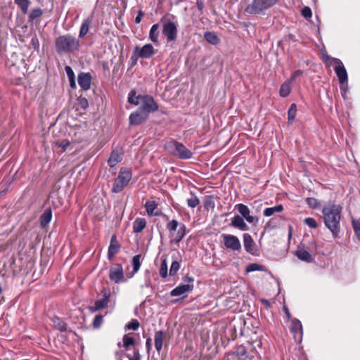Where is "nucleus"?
I'll list each match as a JSON object with an SVG mask.
<instances>
[{
  "mask_svg": "<svg viewBox=\"0 0 360 360\" xmlns=\"http://www.w3.org/2000/svg\"><path fill=\"white\" fill-rule=\"evenodd\" d=\"M138 53L141 58H149L153 56L155 52L152 44H147L142 46V48H139Z\"/></svg>",
  "mask_w": 360,
  "mask_h": 360,
  "instance_id": "20",
  "label": "nucleus"
},
{
  "mask_svg": "<svg viewBox=\"0 0 360 360\" xmlns=\"http://www.w3.org/2000/svg\"><path fill=\"white\" fill-rule=\"evenodd\" d=\"M291 330L295 333H297L299 332H300L302 333V326L301 322L299 320L293 319L292 321Z\"/></svg>",
  "mask_w": 360,
  "mask_h": 360,
  "instance_id": "40",
  "label": "nucleus"
},
{
  "mask_svg": "<svg viewBox=\"0 0 360 360\" xmlns=\"http://www.w3.org/2000/svg\"><path fill=\"white\" fill-rule=\"evenodd\" d=\"M322 59L328 66L332 65L333 58H330L327 53H323Z\"/></svg>",
  "mask_w": 360,
  "mask_h": 360,
  "instance_id": "56",
  "label": "nucleus"
},
{
  "mask_svg": "<svg viewBox=\"0 0 360 360\" xmlns=\"http://www.w3.org/2000/svg\"><path fill=\"white\" fill-rule=\"evenodd\" d=\"M65 70L67 74L68 79H73L75 77V73L70 66L66 65L65 67Z\"/></svg>",
  "mask_w": 360,
  "mask_h": 360,
  "instance_id": "55",
  "label": "nucleus"
},
{
  "mask_svg": "<svg viewBox=\"0 0 360 360\" xmlns=\"http://www.w3.org/2000/svg\"><path fill=\"white\" fill-rule=\"evenodd\" d=\"M132 264H133L134 271L135 273L137 272L141 266L140 255H135L133 257Z\"/></svg>",
  "mask_w": 360,
  "mask_h": 360,
  "instance_id": "46",
  "label": "nucleus"
},
{
  "mask_svg": "<svg viewBox=\"0 0 360 360\" xmlns=\"http://www.w3.org/2000/svg\"><path fill=\"white\" fill-rule=\"evenodd\" d=\"M297 112V105L295 103L291 104L288 111V118L289 122H292L295 118Z\"/></svg>",
  "mask_w": 360,
  "mask_h": 360,
  "instance_id": "37",
  "label": "nucleus"
},
{
  "mask_svg": "<svg viewBox=\"0 0 360 360\" xmlns=\"http://www.w3.org/2000/svg\"><path fill=\"white\" fill-rule=\"evenodd\" d=\"M333 61L336 65L334 70L338 77L339 82L340 84H344L347 82V70L342 63V61L335 58H333Z\"/></svg>",
  "mask_w": 360,
  "mask_h": 360,
  "instance_id": "9",
  "label": "nucleus"
},
{
  "mask_svg": "<svg viewBox=\"0 0 360 360\" xmlns=\"http://www.w3.org/2000/svg\"><path fill=\"white\" fill-rule=\"evenodd\" d=\"M101 293L103 294V298L95 302L94 307H91V311H98L105 308L108 306L110 293L107 292L105 288L101 290Z\"/></svg>",
  "mask_w": 360,
  "mask_h": 360,
  "instance_id": "12",
  "label": "nucleus"
},
{
  "mask_svg": "<svg viewBox=\"0 0 360 360\" xmlns=\"http://www.w3.org/2000/svg\"><path fill=\"white\" fill-rule=\"evenodd\" d=\"M163 340H164V333L162 330H158L155 333L154 335V341H155V347L158 352L160 354L163 345Z\"/></svg>",
  "mask_w": 360,
  "mask_h": 360,
  "instance_id": "24",
  "label": "nucleus"
},
{
  "mask_svg": "<svg viewBox=\"0 0 360 360\" xmlns=\"http://www.w3.org/2000/svg\"><path fill=\"white\" fill-rule=\"evenodd\" d=\"M52 212L51 209H46L40 217V225L42 228L46 227L51 221Z\"/></svg>",
  "mask_w": 360,
  "mask_h": 360,
  "instance_id": "26",
  "label": "nucleus"
},
{
  "mask_svg": "<svg viewBox=\"0 0 360 360\" xmlns=\"http://www.w3.org/2000/svg\"><path fill=\"white\" fill-rule=\"evenodd\" d=\"M302 73H303V71H302V70H297L295 71V72L292 74V75H291V77H290V81H294V80H295L297 77H299V76L302 75Z\"/></svg>",
  "mask_w": 360,
  "mask_h": 360,
  "instance_id": "58",
  "label": "nucleus"
},
{
  "mask_svg": "<svg viewBox=\"0 0 360 360\" xmlns=\"http://www.w3.org/2000/svg\"><path fill=\"white\" fill-rule=\"evenodd\" d=\"M146 226V220L144 218L138 217L133 222V231L134 233H141Z\"/></svg>",
  "mask_w": 360,
  "mask_h": 360,
  "instance_id": "25",
  "label": "nucleus"
},
{
  "mask_svg": "<svg viewBox=\"0 0 360 360\" xmlns=\"http://www.w3.org/2000/svg\"><path fill=\"white\" fill-rule=\"evenodd\" d=\"M132 178V174L130 169L127 168H121L119 174L113 181L112 192L118 193L123 191L124 187L129 184Z\"/></svg>",
  "mask_w": 360,
  "mask_h": 360,
  "instance_id": "5",
  "label": "nucleus"
},
{
  "mask_svg": "<svg viewBox=\"0 0 360 360\" xmlns=\"http://www.w3.org/2000/svg\"><path fill=\"white\" fill-rule=\"evenodd\" d=\"M55 47L58 54L72 53L79 49V41L70 34L61 35L56 38Z\"/></svg>",
  "mask_w": 360,
  "mask_h": 360,
  "instance_id": "2",
  "label": "nucleus"
},
{
  "mask_svg": "<svg viewBox=\"0 0 360 360\" xmlns=\"http://www.w3.org/2000/svg\"><path fill=\"white\" fill-rule=\"evenodd\" d=\"M162 34L167 37L168 41H173L177 37V26L174 22H167L163 24Z\"/></svg>",
  "mask_w": 360,
  "mask_h": 360,
  "instance_id": "8",
  "label": "nucleus"
},
{
  "mask_svg": "<svg viewBox=\"0 0 360 360\" xmlns=\"http://www.w3.org/2000/svg\"><path fill=\"white\" fill-rule=\"evenodd\" d=\"M304 221L310 228L316 229L318 226L316 221L312 217H307Z\"/></svg>",
  "mask_w": 360,
  "mask_h": 360,
  "instance_id": "50",
  "label": "nucleus"
},
{
  "mask_svg": "<svg viewBox=\"0 0 360 360\" xmlns=\"http://www.w3.org/2000/svg\"><path fill=\"white\" fill-rule=\"evenodd\" d=\"M78 104L82 109H86L89 106V102L88 100L84 97H79L77 99Z\"/></svg>",
  "mask_w": 360,
  "mask_h": 360,
  "instance_id": "53",
  "label": "nucleus"
},
{
  "mask_svg": "<svg viewBox=\"0 0 360 360\" xmlns=\"http://www.w3.org/2000/svg\"><path fill=\"white\" fill-rule=\"evenodd\" d=\"M126 356L129 360H141V359L139 349H135L134 350L133 356H131L129 354H126Z\"/></svg>",
  "mask_w": 360,
  "mask_h": 360,
  "instance_id": "52",
  "label": "nucleus"
},
{
  "mask_svg": "<svg viewBox=\"0 0 360 360\" xmlns=\"http://www.w3.org/2000/svg\"><path fill=\"white\" fill-rule=\"evenodd\" d=\"M301 13L303 17H304L305 18H309L311 17V8L309 7V6H304L302 11H301Z\"/></svg>",
  "mask_w": 360,
  "mask_h": 360,
  "instance_id": "54",
  "label": "nucleus"
},
{
  "mask_svg": "<svg viewBox=\"0 0 360 360\" xmlns=\"http://www.w3.org/2000/svg\"><path fill=\"white\" fill-rule=\"evenodd\" d=\"M140 326V323L136 319H131L124 327L125 330H137Z\"/></svg>",
  "mask_w": 360,
  "mask_h": 360,
  "instance_id": "42",
  "label": "nucleus"
},
{
  "mask_svg": "<svg viewBox=\"0 0 360 360\" xmlns=\"http://www.w3.org/2000/svg\"><path fill=\"white\" fill-rule=\"evenodd\" d=\"M352 227L357 238L360 240V222L358 220H352Z\"/></svg>",
  "mask_w": 360,
  "mask_h": 360,
  "instance_id": "48",
  "label": "nucleus"
},
{
  "mask_svg": "<svg viewBox=\"0 0 360 360\" xmlns=\"http://www.w3.org/2000/svg\"><path fill=\"white\" fill-rule=\"evenodd\" d=\"M179 269H180V264H179V262H177L176 260L173 261L172 264H171V266H170L169 275L170 276L176 275L177 271L179 270Z\"/></svg>",
  "mask_w": 360,
  "mask_h": 360,
  "instance_id": "43",
  "label": "nucleus"
},
{
  "mask_svg": "<svg viewBox=\"0 0 360 360\" xmlns=\"http://www.w3.org/2000/svg\"><path fill=\"white\" fill-rule=\"evenodd\" d=\"M204 37L206 41L212 45H217L220 41L219 37L213 32H205Z\"/></svg>",
  "mask_w": 360,
  "mask_h": 360,
  "instance_id": "27",
  "label": "nucleus"
},
{
  "mask_svg": "<svg viewBox=\"0 0 360 360\" xmlns=\"http://www.w3.org/2000/svg\"><path fill=\"white\" fill-rule=\"evenodd\" d=\"M178 226H179V222L176 220L173 219V220L169 221V223L167 224V229L169 231H176Z\"/></svg>",
  "mask_w": 360,
  "mask_h": 360,
  "instance_id": "51",
  "label": "nucleus"
},
{
  "mask_svg": "<svg viewBox=\"0 0 360 360\" xmlns=\"http://www.w3.org/2000/svg\"><path fill=\"white\" fill-rule=\"evenodd\" d=\"M140 102L141 103V108L143 111L146 112L147 114L155 112L158 110V105L151 96H142Z\"/></svg>",
  "mask_w": 360,
  "mask_h": 360,
  "instance_id": "7",
  "label": "nucleus"
},
{
  "mask_svg": "<svg viewBox=\"0 0 360 360\" xmlns=\"http://www.w3.org/2000/svg\"><path fill=\"white\" fill-rule=\"evenodd\" d=\"M342 207L340 205L329 202L322 208L323 219L325 226L330 231L334 238L340 231V220Z\"/></svg>",
  "mask_w": 360,
  "mask_h": 360,
  "instance_id": "1",
  "label": "nucleus"
},
{
  "mask_svg": "<svg viewBox=\"0 0 360 360\" xmlns=\"http://www.w3.org/2000/svg\"><path fill=\"white\" fill-rule=\"evenodd\" d=\"M120 245L117 240L115 235L111 237L110 245L108 250V257L110 260H112L114 256L119 252Z\"/></svg>",
  "mask_w": 360,
  "mask_h": 360,
  "instance_id": "18",
  "label": "nucleus"
},
{
  "mask_svg": "<svg viewBox=\"0 0 360 360\" xmlns=\"http://www.w3.org/2000/svg\"><path fill=\"white\" fill-rule=\"evenodd\" d=\"M145 208H146L147 214L150 217L162 216L167 221L169 220V217L166 214H162L161 212H155V210L158 208V203H156L155 201H153V200L147 201L145 204Z\"/></svg>",
  "mask_w": 360,
  "mask_h": 360,
  "instance_id": "14",
  "label": "nucleus"
},
{
  "mask_svg": "<svg viewBox=\"0 0 360 360\" xmlns=\"http://www.w3.org/2000/svg\"><path fill=\"white\" fill-rule=\"evenodd\" d=\"M143 16V13L142 12V11H139L138 12L136 17L135 18V20H134L136 24L140 23L142 20Z\"/></svg>",
  "mask_w": 360,
  "mask_h": 360,
  "instance_id": "59",
  "label": "nucleus"
},
{
  "mask_svg": "<svg viewBox=\"0 0 360 360\" xmlns=\"http://www.w3.org/2000/svg\"><path fill=\"white\" fill-rule=\"evenodd\" d=\"M122 160V153L117 150H112L108 160V165L113 168L118 162Z\"/></svg>",
  "mask_w": 360,
  "mask_h": 360,
  "instance_id": "22",
  "label": "nucleus"
},
{
  "mask_svg": "<svg viewBox=\"0 0 360 360\" xmlns=\"http://www.w3.org/2000/svg\"><path fill=\"white\" fill-rule=\"evenodd\" d=\"M53 326L60 331H65L67 330V324L58 317L53 319Z\"/></svg>",
  "mask_w": 360,
  "mask_h": 360,
  "instance_id": "31",
  "label": "nucleus"
},
{
  "mask_svg": "<svg viewBox=\"0 0 360 360\" xmlns=\"http://www.w3.org/2000/svg\"><path fill=\"white\" fill-rule=\"evenodd\" d=\"M123 347L128 349L130 346L135 344V340L132 337H129L128 335H124L122 338Z\"/></svg>",
  "mask_w": 360,
  "mask_h": 360,
  "instance_id": "41",
  "label": "nucleus"
},
{
  "mask_svg": "<svg viewBox=\"0 0 360 360\" xmlns=\"http://www.w3.org/2000/svg\"><path fill=\"white\" fill-rule=\"evenodd\" d=\"M138 51H139V47L135 46L133 53L129 60V65L131 68H133L134 66H135L137 64L138 59H139V58H140L139 54L138 53Z\"/></svg>",
  "mask_w": 360,
  "mask_h": 360,
  "instance_id": "38",
  "label": "nucleus"
},
{
  "mask_svg": "<svg viewBox=\"0 0 360 360\" xmlns=\"http://www.w3.org/2000/svg\"><path fill=\"white\" fill-rule=\"evenodd\" d=\"M291 91L290 83L288 82H284L280 88L279 94L281 97L288 96Z\"/></svg>",
  "mask_w": 360,
  "mask_h": 360,
  "instance_id": "34",
  "label": "nucleus"
},
{
  "mask_svg": "<svg viewBox=\"0 0 360 360\" xmlns=\"http://www.w3.org/2000/svg\"><path fill=\"white\" fill-rule=\"evenodd\" d=\"M295 255L298 259L303 262H311L314 261V257L307 250L305 249L304 245H299L295 251Z\"/></svg>",
  "mask_w": 360,
  "mask_h": 360,
  "instance_id": "13",
  "label": "nucleus"
},
{
  "mask_svg": "<svg viewBox=\"0 0 360 360\" xmlns=\"http://www.w3.org/2000/svg\"><path fill=\"white\" fill-rule=\"evenodd\" d=\"M283 210V207L282 205H277L274 207H267L264 210V215L265 217H270L274 214L276 212H281Z\"/></svg>",
  "mask_w": 360,
  "mask_h": 360,
  "instance_id": "30",
  "label": "nucleus"
},
{
  "mask_svg": "<svg viewBox=\"0 0 360 360\" xmlns=\"http://www.w3.org/2000/svg\"><path fill=\"white\" fill-rule=\"evenodd\" d=\"M200 204V200L193 193H191V198L187 200V205L189 207L194 208Z\"/></svg>",
  "mask_w": 360,
  "mask_h": 360,
  "instance_id": "39",
  "label": "nucleus"
},
{
  "mask_svg": "<svg viewBox=\"0 0 360 360\" xmlns=\"http://www.w3.org/2000/svg\"><path fill=\"white\" fill-rule=\"evenodd\" d=\"M307 204L311 208H318L320 206V203L314 198H307L306 199Z\"/></svg>",
  "mask_w": 360,
  "mask_h": 360,
  "instance_id": "45",
  "label": "nucleus"
},
{
  "mask_svg": "<svg viewBox=\"0 0 360 360\" xmlns=\"http://www.w3.org/2000/svg\"><path fill=\"white\" fill-rule=\"evenodd\" d=\"M279 0H253L245 9V12L252 15L264 14V11L274 5Z\"/></svg>",
  "mask_w": 360,
  "mask_h": 360,
  "instance_id": "4",
  "label": "nucleus"
},
{
  "mask_svg": "<svg viewBox=\"0 0 360 360\" xmlns=\"http://www.w3.org/2000/svg\"><path fill=\"white\" fill-rule=\"evenodd\" d=\"M184 281L185 282L193 283L194 279H193V278L187 276L185 277Z\"/></svg>",
  "mask_w": 360,
  "mask_h": 360,
  "instance_id": "64",
  "label": "nucleus"
},
{
  "mask_svg": "<svg viewBox=\"0 0 360 360\" xmlns=\"http://www.w3.org/2000/svg\"><path fill=\"white\" fill-rule=\"evenodd\" d=\"M103 316L101 314L96 315L93 321V326L95 328H99L102 325Z\"/></svg>",
  "mask_w": 360,
  "mask_h": 360,
  "instance_id": "47",
  "label": "nucleus"
},
{
  "mask_svg": "<svg viewBox=\"0 0 360 360\" xmlns=\"http://www.w3.org/2000/svg\"><path fill=\"white\" fill-rule=\"evenodd\" d=\"M43 14L42 9L39 8H33L29 14V21L32 22Z\"/></svg>",
  "mask_w": 360,
  "mask_h": 360,
  "instance_id": "36",
  "label": "nucleus"
},
{
  "mask_svg": "<svg viewBox=\"0 0 360 360\" xmlns=\"http://www.w3.org/2000/svg\"><path fill=\"white\" fill-rule=\"evenodd\" d=\"M92 24V18L88 17L87 18L84 19L82 23L79 33V37L83 38L84 36L88 33L89 28L91 27Z\"/></svg>",
  "mask_w": 360,
  "mask_h": 360,
  "instance_id": "23",
  "label": "nucleus"
},
{
  "mask_svg": "<svg viewBox=\"0 0 360 360\" xmlns=\"http://www.w3.org/2000/svg\"><path fill=\"white\" fill-rule=\"evenodd\" d=\"M235 208L241 214L243 219L244 218L249 223L255 222V217L250 214V211L247 205L240 203L236 205Z\"/></svg>",
  "mask_w": 360,
  "mask_h": 360,
  "instance_id": "17",
  "label": "nucleus"
},
{
  "mask_svg": "<svg viewBox=\"0 0 360 360\" xmlns=\"http://www.w3.org/2000/svg\"><path fill=\"white\" fill-rule=\"evenodd\" d=\"M14 1L20 8L22 13L26 14L28 12L30 0H14Z\"/></svg>",
  "mask_w": 360,
  "mask_h": 360,
  "instance_id": "32",
  "label": "nucleus"
},
{
  "mask_svg": "<svg viewBox=\"0 0 360 360\" xmlns=\"http://www.w3.org/2000/svg\"><path fill=\"white\" fill-rule=\"evenodd\" d=\"M186 235V226L181 224L179 230L177 231L176 237L171 240L172 243L179 244L181 240L184 238Z\"/></svg>",
  "mask_w": 360,
  "mask_h": 360,
  "instance_id": "29",
  "label": "nucleus"
},
{
  "mask_svg": "<svg viewBox=\"0 0 360 360\" xmlns=\"http://www.w3.org/2000/svg\"><path fill=\"white\" fill-rule=\"evenodd\" d=\"M264 266L256 263L250 264L246 267L247 272H252L255 271H262Z\"/></svg>",
  "mask_w": 360,
  "mask_h": 360,
  "instance_id": "44",
  "label": "nucleus"
},
{
  "mask_svg": "<svg viewBox=\"0 0 360 360\" xmlns=\"http://www.w3.org/2000/svg\"><path fill=\"white\" fill-rule=\"evenodd\" d=\"M148 117V115L143 111L135 112L129 116V122L132 125H139Z\"/></svg>",
  "mask_w": 360,
  "mask_h": 360,
  "instance_id": "16",
  "label": "nucleus"
},
{
  "mask_svg": "<svg viewBox=\"0 0 360 360\" xmlns=\"http://www.w3.org/2000/svg\"><path fill=\"white\" fill-rule=\"evenodd\" d=\"M109 278L115 283H119L123 281L124 272L122 266L120 264H115L110 269Z\"/></svg>",
  "mask_w": 360,
  "mask_h": 360,
  "instance_id": "10",
  "label": "nucleus"
},
{
  "mask_svg": "<svg viewBox=\"0 0 360 360\" xmlns=\"http://www.w3.org/2000/svg\"><path fill=\"white\" fill-rule=\"evenodd\" d=\"M70 84L71 88L75 89L76 87V82H75V78L73 79H69Z\"/></svg>",
  "mask_w": 360,
  "mask_h": 360,
  "instance_id": "63",
  "label": "nucleus"
},
{
  "mask_svg": "<svg viewBox=\"0 0 360 360\" xmlns=\"http://www.w3.org/2000/svg\"><path fill=\"white\" fill-rule=\"evenodd\" d=\"M78 84L79 86L86 91L91 87V75L89 72H81L78 75Z\"/></svg>",
  "mask_w": 360,
  "mask_h": 360,
  "instance_id": "15",
  "label": "nucleus"
},
{
  "mask_svg": "<svg viewBox=\"0 0 360 360\" xmlns=\"http://www.w3.org/2000/svg\"><path fill=\"white\" fill-rule=\"evenodd\" d=\"M69 145V142L68 141H63L60 144L59 147L63 148L64 150L66 149V147Z\"/></svg>",
  "mask_w": 360,
  "mask_h": 360,
  "instance_id": "61",
  "label": "nucleus"
},
{
  "mask_svg": "<svg viewBox=\"0 0 360 360\" xmlns=\"http://www.w3.org/2000/svg\"><path fill=\"white\" fill-rule=\"evenodd\" d=\"M252 345L254 349V350L257 353L259 354V351L258 349H262V342L260 339H256L254 341L252 342Z\"/></svg>",
  "mask_w": 360,
  "mask_h": 360,
  "instance_id": "49",
  "label": "nucleus"
},
{
  "mask_svg": "<svg viewBox=\"0 0 360 360\" xmlns=\"http://www.w3.org/2000/svg\"><path fill=\"white\" fill-rule=\"evenodd\" d=\"M142 96H136V91L132 90L129 92L128 96V102L131 104L137 105L141 99Z\"/></svg>",
  "mask_w": 360,
  "mask_h": 360,
  "instance_id": "33",
  "label": "nucleus"
},
{
  "mask_svg": "<svg viewBox=\"0 0 360 360\" xmlns=\"http://www.w3.org/2000/svg\"><path fill=\"white\" fill-rule=\"evenodd\" d=\"M230 225L234 228L238 229L240 231H248L249 226L244 221L242 217L236 215L231 220Z\"/></svg>",
  "mask_w": 360,
  "mask_h": 360,
  "instance_id": "21",
  "label": "nucleus"
},
{
  "mask_svg": "<svg viewBox=\"0 0 360 360\" xmlns=\"http://www.w3.org/2000/svg\"><path fill=\"white\" fill-rule=\"evenodd\" d=\"M205 207L206 208H214V202L212 200L211 197H208L206 201L205 202Z\"/></svg>",
  "mask_w": 360,
  "mask_h": 360,
  "instance_id": "57",
  "label": "nucleus"
},
{
  "mask_svg": "<svg viewBox=\"0 0 360 360\" xmlns=\"http://www.w3.org/2000/svg\"><path fill=\"white\" fill-rule=\"evenodd\" d=\"M165 150L171 155L182 160H188L193 157V153L182 143L169 141L165 144Z\"/></svg>",
  "mask_w": 360,
  "mask_h": 360,
  "instance_id": "3",
  "label": "nucleus"
},
{
  "mask_svg": "<svg viewBox=\"0 0 360 360\" xmlns=\"http://www.w3.org/2000/svg\"><path fill=\"white\" fill-rule=\"evenodd\" d=\"M193 289V284H183L180 285L175 288H174L170 292V295L172 297H176L180 296L184 294H187L190 292H191Z\"/></svg>",
  "mask_w": 360,
  "mask_h": 360,
  "instance_id": "19",
  "label": "nucleus"
},
{
  "mask_svg": "<svg viewBox=\"0 0 360 360\" xmlns=\"http://www.w3.org/2000/svg\"><path fill=\"white\" fill-rule=\"evenodd\" d=\"M146 346L147 351L149 352V350L151 348V339L150 338H148L146 340Z\"/></svg>",
  "mask_w": 360,
  "mask_h": 360,
  "instance_id": "62",
  "label": "nucleus"
},
{
  "mask_svg": "<svg viewBox=\"0 0 360 360\" xmlns=\"http://www.w3.org/2000/svg\"><path fill=\"white\" fill-rule=\"evenodd\" d=\"M159 25L154 24L150 30L149 32V38L155 44L158 43V37H159Z\"/></svg>",
  "mask_w": 360,
  "mask_h": 360,
  "instance_id": "28",
  "label": "nucleus"
},
{
  "mask_svg": "<svg viewBox=\"0 0 360 360\" xmlns=\"http://www.w3.org/2000/svg\"><path fill=\"white\" fill-rule=\"evenodd\" d=\"M115 356L116 360H122L123 352L121 350L116 351L115 352Z\"/></svg>",
  "mask_w": 360,
  "mask_h": 360,
  "instance_id": "60",
  "label": "nucleus"
},
{
  "mask_svg": "<svg viewBox=\"0 0 360 360\" xmlns=\"http://www.w3.org/2000/svg\"><path fill=\"white\" fill-rule=\"evenodd\" d=\"M160 275L162 278L167 276V260L166 257H162V263L160 269Z\"/></svg>",
  "mask_w": 360,
  "mask_h": 360,
  "instance_id": "35",
  "label": "nucleus"
},
{
  "mask_svg": "<svg viewBox=\"0 0 360 360\" xmlns=\"http://www.w3.org/2000/svg\"><path fill=\"white\" fill-rule=\"evenodd\" d=\"M243 245L245 251L252 255H257V248L256 243L249 233H244L243 236Z\"/></svg>",
  "mask_w": 360,
  "mask_h": 360,
  "instance_id": "11",
  "label": "nucleus"
},
{
  "mask_svg": "<svg viewBox=\"0 0 360 360\" xmlns=\"http://www.w3.org/2000/svg\"><path fill=\"white\" fill-rule=\"evenodd\" d=\"M221 237L223 238L226 248L234 252H240L241 250L240 241L237 236L224 233Z\"/></svg>",
  "mask_w": 360,
  "mask_h": 360,
  "instance_id": "6",
  "label": "nucleus"
}]
</instances>
